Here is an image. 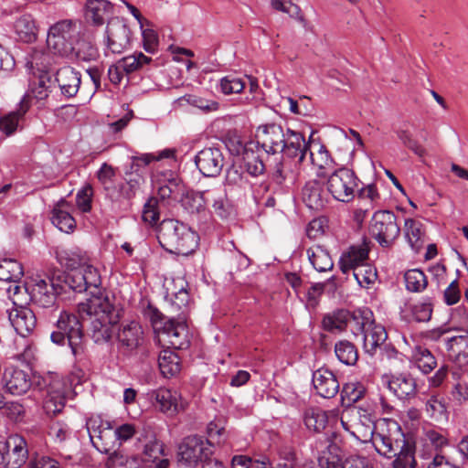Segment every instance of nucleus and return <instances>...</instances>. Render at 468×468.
Here are the masks:
<instances>
[{"mask_svg": "<svg viewBox=\"0 0 468 468\" xmlns=\"http://www.w3.org/2000/svg\"><path fill=\"white\" fill-rule=\"evenodd\" d=\"M425 438L430 444L436 451V453H441L442 450L451 445L447 433L441 430L428 429L425 430Z\"/></svg>", "mask_w": 468, "mask_h": 468, "instance_id": "obj_60", "label": "nucleus"}, {"mask_svg": "<svg viewBox=\"0 0 468 468\" xmlns=\"http://www.w3.org/2000/svg\"><path fill=\"white\" fill-rule=\"evenodd\" d=\"M208 203L212 204L214 213L221 218H227L232 211V207L227 197L225 190L221 186L207 189Z\"/></svg>", "mask_w": 468, "mask_h": 468, "instance_id": "obj_39", "label": "nucleus"}, {"mask_svg": "<svg viewBox=\"0 0 468 468\" xmlns=\"http://www.w3.org/2000/svg\"><path fill=\"white\" fill-rule=\"evenodd\" d=\"M77 312L82 319L94 317L90 324V332L96 344L107 343L112 339L120 315L109 297L104 300L88 299L81 302L77 305Z\"/></svg>", "mask_w": 468, "mask_h": 468, "instance_id": "obj_3", "label": "nucleus"}, {"mask_svg": "<svg viewBox=\"0 0 468 468\" xmlns=\"http://www.w3.org/2000/svg\"><path fill=\"white\" fill-rule=\"evenodd\" d=\"M72 429L67 420L54 418L51 419L48 426V435L52 437L56 442H63L69 439Z\"/></svg>", "mask_w": 468, "mask_h": 468, "instance_id": "obj_55", "label": "nucleus"}, {"mask_svg": "<svg viewBox=\"0 0 468 468\" xmlns=\"http://www.w3.org/2000/svg\"><path fill=\"white\" fill-rule=\"evenodd\" d=\"M161 456H166L165 452V444L162 441L154 438L144 445L143 452V462L144 463H148V462H154L156 458Z\"/></svg>", "mask_w": 468, "mask_h": 468, "instance_id": "obj_64", "label": "nucleus"}, {"mask_svg": "<svg viewBox=\"0 0 468 468\" xmlns=\"http://www.w3.org/2000/svg\"><path fill=\"white\" fill-rule=\"evenodd\" d=\"M214 453V446L203 436L190 435L185 437L177 446L176 465L178 468H195Z\"/></svg>", "mask_w": 468, "mask_h": 468, "instance_id": "obj_8", "label": "nucleus"}, {"mask_svg": "<svg viewBox=\"0 0 468 468\" xmlns=\"http://www.w3.org/2000/svg\"><path fill=\"white\" fill-rule=\"evenodd\" d=\"M363 335V348L370 356H374L388 339V333L385 327L381 324L373 323L362 334Z\"/></svg>", "mask_w": 468, "mask_h": 468, "instance_id": "obj_31", "label": "nucleus"}, {"mask_svg": "<svg viewBox=\"0 0 468 468\" xmlns=\"http://www.w3.org/2000/svg\"><path fill=\"white\" fill-rule=\"evenodd\" d=\"M158 366L165 378H172L180 371V359L175 352L165 349L158 356Z\"/></svg>", "mask_w": 468, "mask_h": 468, "instance_id": "obj_44", "label": "nucleus"}, {"mask_svg": "<svg viewBox=\"0 0 468 468\" xmlns=\"http://www.w3.org/2000/svg\"><path fill=\"white\" fill-rule=\"evenodd\" d=\"M369 235L382 248H390L400 235L398 217L390 210L376 211L368 227Z\"/></svg>", "mask_w": 468, "mask_h": 468, "instance_id": "obj_10", "label": "nucleus"}, {"mask_svg": "<svg viewBox=\"0 0 468 468\" xmlns=\"http://www.w3.org/2000/svg\"><path fill=\"white\" fill-rule=\"evenodd\" d=\"M353 323L355 325L354 334H363L373 323V313L368 308H359L351 312V317L348 324Z\"/></svg>", "mask_w": 468, "mask_h": 468, "instance_id": "obj_53", "label": "nucleus"}, {"mask_svg": "<svg viewBox=\"0 0 468 468\" xmlns=\"http://www.w3.org/2000/svg\"><path fill=\"white\" fill-rule=\"evenodd\" d=\"M30 382L34 390L41 393L43 409L48 415L56 416L65 405L67 395L70 391L72 380L55 373L30 374Z\"/></svg>", "mask_w": 468, "mask_h": 468, "instance_id": "obj_5", "label": "nucleus"}, {"mask_svg": "<svg viewBox=\"0 0 468 468\" xmlns=\"http://www.w3.org/2000/svg\"><path fill=\"white\" fill-rule=\"evenodd\" d=\"M307 256L312 266L319 272L331 271L334 261L324 246L314 245L307 250Z\"/></svg>", "mask_w": 468, "mask_h": 468, "instance_id": "obj_41", "label": "nucleus"}, {"mask_svg": "<svg viewBox=\"0 0 468 468\" xmlns=\"http://www.w3.org/2000/svg\"><path fill=\"white\" fill-rule=\"evenodd\" d=\"M195 164L203 176L215 177L221 173L225 158L219 147H205L196 154Z\"/></svg>", "mask_w": 468, "mask_h": 468, "instance_id": "obj_16", "label": "nucleus"}, {"mask_svg": "<svg viewBox=\"0 0 468 468\" xmlns=\"http://www.w3.org/2000/svg\"><path fill=\"white\" fill-rule=\"evenodd\" d=\"M114 432L109 421H105V427L99 432L97 439L91 438L93 447L101 453L109 454L114 446Z\"/></svg>", "mask_w": 468, "mask_h": 468, "instance_id": "obj_52", "label": "nucleus"}, {"mask_svg": "<svg viewBox=\"0 0 468 468\" xmlns=\"http://www.w3.org/2000/svg\"><path fill=\"white\" fill-rule=\"evenodd\" d=\"M117 341L122 354H133L144 341L143 326L137 321L122 324L117 333Z\"/></svg>", "mask_w": 468, "mask_h": 468, "instance_id": "obj_15", "label": "nucleus"}, {"mask_svg": "<svg viewBox=\"0 0 468 468\" xmlns=\"http://www.w3.org/2000/svg\"><path fill=\"white\" fill-rule=\"evenodd\" d=\"M412 358L424 375L430 374L436 367L437 360L432 353L423 346H416L412 350Z\"/></svg>", "mask_w": 468, "mask_h": 468, "instance_id": "obj_43", "label": "nucleus"}, {"mask_svg": "<svg viewBox=\"0 0 468 468\" xmlns=\"http://www.w3.org/2000/svg\"><path fill=\"white\" fill-rule=\"evenodd\" d=\"M302 198L306 207L316 211L323 209L328 202L324 185L318 180L305 183L302 189Z\"/></svg>", "mask_w": 468, "mask_h": 468, "instance_id": "obj_26", "label": "nucleus"}, {"mask_svg": "<svg viewBox=\"0 0 468 468\" xmlns=\"http://www.w3.org/2000/svg\"><path fill=\"white\" fill-rule=\"evenodd\" d=\"M335 354L337 359L346 366H354L358 360L356 346L348 340H339L335 344Z\"/></svg>", "mask_w": 468, "mask_h": 468, "instance_id": "obj_48", "label": "nucleus"}, {"mask_svg": "<svg viewBox=\"0 0 468 468\" xmlns=\"http://www.w3.org/2000/svg\"><path fill=\"white\" fill-rule=\"evenodd\" d=\"M80 37L78 21L63 19L50 26L47 45L55 55L69 58L74 50V44Z\"/></svg>", "mask_w": 468, "mask_h": 468, "instance_id": "obj_6", "label": "nucleus"}, {"mask_svg": "<svg viewBox=\"0 0 468 468\" xmlns=\"http://www.w3.org/2000/svg\"><path fill=\"white\" fill-rule=\"evenodd\" d=\"M283 127L277 123H267L259 126L256 133L255 144L268 154H275L282 152V144L285 141Z\"/></svg>", "mask_w": 468, "mask_h": 468, "instance_id": "obj_14", "label": "nucleus"}, {"mask_svg": "<svg viewBox=\"0 0 468 468\" xmlns=\"http://www.w3.org/2000/svg\"><path fill=\"white\" fill-rule=\"evenodd\" d=\"M317 462L320 468H340L344 462L341 448L328 436L324 448L319 451Z\"/></svg>", "mask_w": 468, "mask_h": 468, "instance_id": "obj_33", "label": "nucleus"}, {"mask_svg": "<svg viewBox=\"0 0 468 468\" xmlns=\"http://www.w3.org/2000/svg\"><path fill=\"white\" fill-rule=\"evenodd\" d=\"M259 150L258 144H255L252 141L243 147L244 168L250 176L254 177L263 175L266 171V166Z\"/></svg>", "mask_w": 468, "mask_h": 468, "instance_id": "obj_32", "label": "nucleus"}, {"mask_svg": "<svg viewBox=\"0 0 468 468\" xmlns=\"http://www.w3.org/2000/svg\"><path fill=\"white\" fill-rule=\"evenodd\" d=\"M98 57V49L96 46L86 39L78 37L74 44V50L68 58H75L80 61L95 60Z\"/></svg>", "mask_w": 468, "mask_h": 468, "instance_id": "obj_51", "label": "nucleus"}, {"mask_svg": "<svg viewBox=\"0 0 468 468\" xmlns=\"http://www.w3.org/2000/svg\"><path fill=\"white\" fill-rule=\"evenodd\" d=\"M184 100L191 106L199 109L204 113L216 112L219 108V103L214 100H207L196 94H186Z\"/></svg>", "mask_w": 468, "mask_h": 468, "instance_id": "obj_62", "label": "nucleus"}, {"mask_svg": "<svg viewBox=\"0 0 468 468\" xmlns=\"http://www.w3.org/2000/svg\"><path fill=\"white\" fill-rule=\"evenodd\" d=\"M156 232L160 246L170 254L188 256L198 248V234L180 220L165 218L160 222Z\"/></svg>", "mask_w": 468, "mask_h": 468, "instance_id": "obj_4", "label": "nucleus"}, {"mask_svg": "<svg viewBox=\"0 0 468 468\" xmlns=\"http://www.w3.org/2000/svg\"><path fill=\"white\" fill-rule=\"evenodd\" d=\"M388 388L402 401H410L418 395L417 379L409 372L392 375Z\"/></svg>", "mask_w": 468, "mask_h": 468, "instance_id": "obj_19", "label": "nucleus"}, {"mask_svg": "<svg viewBox=\"0 0 468 468\" xmlns=\"http://www.w3.org/2000/svg\"><path fill=\"white\" fill-rule=\"evenodd\" d=\"M150 399L155 408L168 416L178 411V396L176 391L160 388L150 393Z\"/></svg>", "mask_w": 468, "mask_h": 468, "instance_id": "obj_30", "label": "nucleus"}, {"mask_svg": "<svg viewBox=\"0 0 468 468\" xmlns=\"http://www.w3.org/2000/svg\"><path fill=\"white\" fill-rule=\"evenodd\" d=\"M55 81L58 83L61 95L70 99L75 97L80 90L81 74L72 67L64 66L57 70Z\"/></svg>", "mask_w": 468, "mask_h": 468, "instance_id": "obj_23", "label": "nucleus"}, {"mask_svg": "<svg viewBox=\"0 0 468 468\" xmlns=\"http://www.w3.org/2000/svg\"><path fill=\"white\" fill-rule=\"evenodd\" d=\"M225 182L228 186L245 188L250 185L242 166L232 165L227 169Z\"/></svg>", "mask_w": 468, "mask_h": 468, "instance_id": "obj_61", "label": "nucleus"}, {"mask_svg": "<svg viewBox=\"0 0 468 468\" xmlns=\"http://www.w3.org/2000/svg\"><path fill=\"white\" fill-rule=\"evenodd\" d=\"M162 333L168 338V343L174 349L184 350L190 345L188 329L185 321L170 318Z\"/></svg>", "mask_w": 468, "mask_h": 468, "instance_id": "obj_24", "label": "nucleus"}, {"mask_svg": "<svg viewBox=\"0 0 468 468\" xmlns=\"http://www.w3.org/2000/svg\"><path fill=\"white\" fill-rule=\"evenodd\" d=\"M28 109L29 105L21 101L18 109L0 116V133L11 136L17 131H22Z\"/></svg>", "mask_w": 468, "mask_h": 468, "instance_id": "obj_28", "label": "nucleus"}, {"mask_svg": "<svg viewBox=\"0 0 468 468\" xmlns=\"http://www.w3.org/2000/svg\"><path fill=\"white\" fill-rule=\"evenodd\" d=\"M154 154H143L131 157L129 165H125L124 173L138 174L144 177L146 167L154 161Z\"/></svg>", "mask_w": 468, "mask_h": 468, "instance_id": "obj_59", "label": "nucleus"}, {"mask_svg": "<svg viewBox=\"0 0 468 468\" xmlns=\"http://www.w3.org/2000/svg\"><path fill=\"white\" fill-rule=\"evenodd\" d=\"M268 178L270 185L274 184L277 187L282 189L286 181L294 180V174L291 168V165L285 160H281L277 162L270 171Z\"/></svg>", "mask_w": 468, "mask_h": 468, "instance_id": "obj_46", "label": "nucleus"}, {"mask_svg": "<svg viewBox=\"0 0 468 468\" xmlns=\"http://www.w3.org/2000/svg\"><path fill=\"white\" fill-rule=\"evenodd\" d=\"M8 319L16 332L23 337L31 335L37 326L35 313L24 305L14 306L10 309Z\"/></svg>", "mask_w": 468, "mask_h": 468, "instance_id": "obj_21", "label": "nucleus"}, {"mask_svg": "<svg viewBox=\"0 0 468 468\" xmlns=\"http://www.w3.org/2000/svg\"><path fill=\"white\" fill-rule=\"evenodd\" d=\"M394 458L393 468H414L416 465L414 442L405 446Z\"/></svg>", "mask_w": 468, "mask_h": 468, "instance_id": "obj_58", "label": "nucleus"}, {"mask_svg": "<svg viewBox=\"0 0 468 468\" xmlns=\"http://www.w3.org/2000/svg\"><path fill=\"white\" fill-rule=\"evenodd\" d=\"M114 6L109 0H86L84 5V19L92 27H101L111 20Z\"/></svg>", "mask_w": 468, "mask_h": 468, "instance_id": "obj_20", "label": "nucleus"}, {"mask_svg": "<svg viewBox=\"0 0 468 468\" xmlns=\"http://www.w3.org/2000/svg\"><path fill=\"white\" fill-rule=\"evenodd\" d=\"M69 291L68 285L63 281V274L58 277L37 276L33 279L31 300L34 304L51 312L57 311L58 304L57 297Z\"/></svg>", "mask_w": 468, "mask_h": 468, "instance_id": "obj_7", "label": "nucleus"}, {"mask_svg": "<svg viewBox=\"0 0 468 468\" xmlns=\"http://www.w3.org/2000/svg\"><path fill=\"white\" fill-rule=\"evenodd\" d=\"M368 251L366 243L351 246L347 251L342 253L339 259V268L341 271L346 274L365 263L368 258Z\"/></svg>", "mask_w": 468, "mask_h": 468, "instance_id": "obj_29", "label": "nucleus"}, {"mask_svg": "<svg viewBox=\"0 0 468 468\" xmlns=\"http://www.w3.org/2000/svg\"><path fill=\"white\" fill-rule=\"evenodd\" d=\"M63 281L69 290L75 292H89L90 299L104 300V289L101 287V277L99 270L88 262L80 271L63 273Z\"/></svg>", "mask_w": 468, "mask_h": 468, "instance_id": "obj_9", "label": "nucleus"}, {"mask_svg": "<svg viewBox=\"0 0 468 468\" xmlns=\"http://www.w3.org/2000/svg\"><path fill=\"white\" fill-rule=\"evenodd\" d=\"M14 30L17 40L23 43L31 44L37 38L38 29L35 19L29 14L22 15L16 20Z\"/></svg>", "mask_w": 468, "mask_h": 468, "instance_id": "obj_34", "label": "nucleus"}, {"mask_svg": "<svg viewBox=\"0 0 468 468\" xmlns=\"http://www.w3.org/2000/svg\"><path fill=\"white\" fill-rule=\"evenodd\" d=\"M57 260L61 266L71 272L80 271L90 261L88 253L78 247L58 250Z\"/></svg>", "mask_w": 468, "mask_h": 468, "instance_id": "obj_27", "label": "nucleus"}, {"mask_svg": "<svg viewBox=\"0 0 468 468\" xmlns=\"http://www.w3.org/2000/svg\"><path fill=\"white\" fill-rule=\"evenodd\" d=\"M358 413L364 423H374L371 441L379 455L391 459L405 446L412 442L406 439V435L397 420L384 418L374 422L372 414L361 407L358 408Z\"/></svg>", "mask_w": 468, "mask_h": 468, "instance_id": "obj_2", "label": "nucleus"}, {"mask_svg": "<svg viewBox=\"0 0 468 468\" xmlns=\"http://www.w3.org/2000/svg\"><path fill=\"white\" fill-rule=\"evenodd\" d=\"M283 155L288 158H297V163L302 164L309 150V143H306L302 133L287 129V135L282 146Z\"/></svg>", "mask_w": 468, "mask_h": 468, "instance_id": "obj_25", "label": "nucleus"}, {"mask_svg": "<svg viewBox=\"0 0 468 468\" xmlns=\"http://www.w3.org/2000/svg\"><path fill=\"white\" fill-rule=\"evenodd\" d=\"M69 203L61 198L52 209L51 221L60 231L71 233L76 229V220L71 214L65 209Z\"/></svg>", "mask_w": 468, "mask_h": 468, "instance_id": "obj_35", "label": "nucleus"}, {"mask_svg": "<svg viewBox=\"0 0 468 468\" xmlns=\"http://www.w3.org/2000/svg\"><path fill=\"white\" fill-rule=\"evenodd\" d=\"M24 276L23 265L14 259H3L0 261V281L21 282Z\"/></svg>", "mask_w": 468, "mask_h": 468, "instance_id": "obj_45", "label": "nucleus"}, {"mask_svg": "<svg viewBox=\"0 0 468 468\" xmlns=\"http://www.w3.org/2000/svg\"><path fill=\"white\" fill-rule=\"evenodd\" d=\"M180 202L184 209L190 214H199L206 210L208 204L207 189L204 191H186L182 195Z\"/></svg>", "mask_w": 468, "mask_h": 468, "instance_id": "obj_38", "label": "nucleus"}, {"mask_svg": "<svg viewBox=\"0 0 468 468\" xmlns=\"http://www.w3.org/2000/svg\"><path fill=\"white\" fill-rule=\"evenodd\" d=\"M411 319L417 323L429 322L432 315V305L430 302L418 303L409 306Z\"/></svg>", "mask_w": 468, "mask_h": 468, "instance_id": "obj_63", "label": "nucleus"}, {"mask_svg": "<svg viewBox=\"0 0 468 468\" xmlns=\"http://www.w3.org/2000/svg\"><path fill=\"white\" fill-rule=\"evenodd\" d=\"M367 393V388L359 381H350L344 384L341 390L343 404L350 406L362 399Z\"/></svg>", "mask_w": 468, "mask_h": 468, "instance_id": "obj_50", "label": "nucleus"}, {"mask_svg": "<svg viewBox=\"0 0 468 468\" xmlns=\"http://www.w3.org/2000/svg\"><path fill=\"white\" fill-rule=\"evenodd\" d=\"M312 383L316 394L322 398L332 399L339 392L340 384L335 375L327 368L314 371Z\"/></svg>", "mask_w": 468, "mask_h": 468, "instance_id": "obj_22", "label": "nucleus"}, {"mask_svg": "<svg viewBox=\"0 0 468 468\" xmlns=\"http://www.w3.org/2000/svg\"><path fill=\"white\" fill-rule=\"evenodd\" d=\"M123 180L124 183L118 186L117 198L122 197L125 199H132L144 182V177L138 174L124 173Z\"/></svg>", "mask_w": 468, "mask_h": 468, "instance_id": "obj_47", "label": "nucleus"}, {"mask_svg": "<svg viewBox=\"0 0 468 468\" xmlns=\"http://www.w3.org/2000/svg\"><path fill=\"white\" fill-rule=\"evenodd\" d=\"M153 61L152 58L145 56L141 51L123 57L119 60L125 74L129 75L136 71L144 70Z\"/></svg>", "mask_w": 468, "mask_h": 468, "instance_id": "obj_49", "label": "nucleus"}, {"mask_svg": "<svg viewBox=\"0 0 468 468\" xmlns=\"http://www.w3.org/2000/svg\"><path fill=\"white\" fill-rule=\"evenodd\" d=\"M96 177L105 193V197L112 201L116 200L118 192V186L115 184L116 168L103 163L96 172Z\"/></svg>", "mask_w": 468, "mask_h": 468, "instance_id": "obj_36", "label": "nucleus"}, {"mask_svg": "<svg viewBox=\"0 0 468 468\" xmlns=\"http://www.w3.org/2000/svg\"><path fill=\"white\" fill-rule=\"evenodd\" d=\"M183 188L182 181L178 176L172 174L170 177L165 178L163 183H159L157 196L165 205L176 201Z\"/></svg>", "mask_w": 468, "mask_h": 468, "instance_id": "obj_40", "label": "nucleus"}, {"mask_svg": "<svg viewBox=\"0 0 468 468\" xmlns=\"http://www.w3.org/2000/svg\"><path fill=\"white\" fill-rule=\"evenodd\" d=\"M405 236L406 239L415 252H419L424 243V229L420 221L413 218H407L405 220Z\"/></svg>", "mask_w": 468, "mask_h": 468, "instance_id": "obj_42", "label": "nucleus"}, {"mask_svg": "<svg viewBox=\"0 0 468 468\" xmlns=\"http://www.w3.org/2000/svg\"><path fill=\"white\" fill-rule=\"evenodd\" d=\"M351 312L346 309H337L324 314L322 320V326L324 331L331 334H339L346 331Z\"/></svg>", "mask_w": 468, "mask_h": 468, "instance_id": "obj_37", "label": "nucleus"}, {"mask_svg": "<svg viewBox=\"0 0 468 468\" xmlns=\"http://www.w3.org/2000/svg\"><path fill=\"white\" fill-rule=\"evenodd\" d=\"M106 48L112 54H122L132 44V31L125 19L113 17L108 21L105 30Z\"/></svg>", "mask_w": 468, "mask_h": 468, "instance_id": "obj_13", "label": "nucleus"}, {"mask_svg": "<svg viewBox=\"0 0 468 468\" xmlns=\"http://www.w3.org/2000/svg\"><path fill=\"white\" fill-rule=\"evenodd\" d=\"M395 133L401 144L416 155L420 158L427 155L426 149L413 137L412 133L408 129L399 128L397 129Z\"/></svg>", "mask_w": 468, "mask_h": 468, "instance_id": "obj_57", "label": "nucleus"}, {"mask_svg": "<svg viewBox=\"0 0 468 468\" xmlns=\"http://www.w3.org/2000/svg\"><path fill=\"white\" fill-rule=\"evenodd\" d=\"M406 289L412 292H420L428 285V280L425 273L420 269L409 270L404 274Z\"/></svg>", "mask_w": 468, "mask_h": 468, "instance_id": "obj_54", "label": "nucleus"}, {"mask_svg": "<svg viewBox=\"0 0 468 468\" xmlns=\"http://www.w3.org/2000/svg\"><path fill=\"white\" fill-rule=\"evenodd\" d=\"M28 459V446L23 436L11 434L0 441V465L5 468H20Z\"/></svg>", "mask_w": 468, "mask_h": 468, "instance_id": "obj_12", "label": "nucleus"}, {"mask_svg": "<svg viewBox=\"0 0 468 468\" xmlns=\"http://www.w3.org/2000/svg\"><path fill=\"white\" fill-rule=\"evenodd\" d=\"M442 340L448 360L460 368L468 367V332L446 336Z\"/></svg>", "mask_w": 468, "mask_h": 468, "instance_id": "obj_17", "label": "nucleus"}, {"mask_svg": "<svg viewBox=\"0 0 468 468\" xmlns=\"http://www.w3.org/2000/svg\"><path fill=\"white\" fill-rule=\"evenodd\" d=\"M303 420L308 430L321 432L327 424V416L320 409H309L304 413Z\"/></svg>", "mask_w": 468, "mask_h": 468, "instance_id": "obj_56", "label": "nucleus"}, {"mask_svg": "<svg viewBox=\"0 0 468 468\" xmlns=\"http://www.w3.org/2000/svg\"><path fill=\"white\" fill-rule=\"evenodd\" d=\"M360 183L356 173L347 167L335 169L327 178V191L334 199L348 203L356 197V189Z\"/></svg>", "mask_w": 468, "mask_h": 468, "instance_id": "obj_11", "label": "nucleus"}, {"mask_svg": "<svg viewBox=\"0 0 468 468\" xmlns=\"http://www.w3.org/2000/svg\"><path fill=\"white\" fill-rule=\"evenodd\" d=\"M80 314L61 311L55 323L57 330L50 334V340L57 346H69L74 356L76 367L73 377L77 378V384L81 383L85 378V369L90 366L88 340L84 335V329Z\"/></svg>", "mask_w": 468, "mask_h": 468, "instance_id": "obj_1", "label": "nucleus"}, {"mask_svg": "<svg viewBox=\"0 0 468 468\" xmlns=\"http://www.w3.org/2000/svg\"><path fill=\"white\" fill-rule=\"evenodd\" d=\"M5 390L14 396L26 394L32 387L30 372L18 367H7L2 376Z\"/></svg>", "mask_w": 468, "mask_h": 468, "instance_id": "obj_18", "label": "nucleus"}]
</instances>
